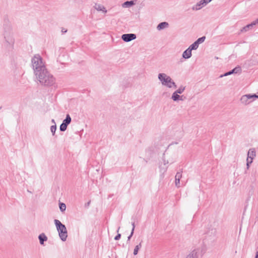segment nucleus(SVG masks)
<instances>
[{
	"instance_id": "obj_1",
	"label": "nucleus",
	"mask_w": 258,
	"mask_h": 258,
	"mask_svg": "<svg viewBox=\"0 0 258 258\" xmlns=\"http://www.w3.org/2000/svg\"><path fill=\"white\" fill-rule=\"evenodd\" d=\"M3 36L5 39V47L9 51H12L14 49L15 39L13 36V27L11 24H4Z\"/></svg>"
},
{
	"instance_id": "obj_2",
	"label": "nucleus",
	"mask_w": 258,
	"mask_h": 258,
	"mask_svg": "<svg viewBox=\"0 0 258 258\" xmlns=\"http://www.w3.org/2000/svg\"><path fill=\"white\" fill-rule=\"evenodd\" d=\"M31 65L34 71L35 75L37 74H40L47 69L46 68L45 62L39 54H35L31 58Z\"/></svg>"
},
{
	"instance_id": "obj_3",
	"label": "nucleus",
	"mask_w": 258,
	"mask_h": 258,
	"mask_svg": "<svg viewBox=\"0 0 258 258\" xmlns=\"http://www.w3.org/2000/svg\"><path fill=\"white\" fill-rule=\"evenodd\" d=\"M37 79L39 82L45 86H51L55 83V79L53 76L50 74L47 70H45L43 72H40V74L35 75Z\"/></svg>"
},
{
	"instance_id": "obj_4",
	"label": "nucleus",
	"mask_w": 258,
	"mask_h": 258,
	"mask_svg": "<svg viewBox=\"0 0 258 258\" xmlns=\"http://www.w3.org/2000/svg\"><path fill=\"white\" fill-rule=\"evenodd\" d=\"M158 78L163 86L169 88H176V85L171 78L165 73H159Z\"/></svg>"
},
{
	"instance_id": "obj_5",
	"label": "nucleus",
	"mask_w": 258,
	"mask_h": 258,
	"mask_svg": "<svg viewBox=\"0 0 258 258\" xmlns=\"http://www.w3.org/2000/svg\"><path fill=\"white\" fill-rule=\"evenodd\" d=\"M54 223L60 239L65 241L68 237V232L66 226L57 219L54 220Z\"/></svg>"
},
{
	"instance_id": "obj_6",
	"label": "nucleus",
	"mask_w": 258,
	"mask_h": 258,
	"mask_svg": "<svg viewBox=\"0 0 258 258\" xmlns=\"http://www.w3.org/2000/svg\"><path fill=\"white\" fill-rule=\"evenodd\" d=\"M257 98H258V95L256 94H245L241 97L240 101L242 104L247 105Z\"/></svg>"
},
{
	"instance_id": "obj_7",
	"label": "nucleus",
	"mask_w": 258,
	"mask_h": 258,
	"mask_svg": "<svg viewBox=\"0 0 258 258\" xmlns=\"http://www.w3.org/2000/svg\"><path fill=\"white\" fill-rule=\"evenodd\" d=\"M203 248L201 247H198L194 249L186 258H199L204 254Z\"/></svg>"
},
{
	"instance_id": "obj_8",
	"label": "nucleus",
	"mask_w": 258,
	"mask_h": 258,
	"mask_svg": "<svg viewBox=\"0 0 258 258\" xmlns=\"http://www.w3.org/2000/svg\"><path fill=\"white\" fill-rule=\"evenodd\" d=\"M136 37V35L133 33L124 34L121 36L122 39L126 42L135 39Z\"/></svg>"
},
{
	"instance_id": "obj_9",
	"label": "nucleus",
	"mask_w": 258,
	"mask_h": 258,
	"mask_svg": "<svg viewBox=\"0 0 258 258\" xmlns=\"http://www.w3.org/2000/svg\"><path fill=\"white\" fill-rule=\"evenodd\" d=\"M207 4L206 3L205 1L201 0L199 3H198L195 6L193 7L192 9L196 10H199Z\"/></svg>"
},
{
	"instance_id": "obj_10",
	"label": "nucleus",
	"mask_w": 258,
	"mask_h": 258,
	"mask_svg": "<svg viewBox=\"0 0 258 258\" xmlns=\"http://www.w3.org/2000/svg\"><path fill=\"white\" fill-rule=\"evenodd\" d=\"M256 156V153L254 148L250 149L247 153V159L253 160Z\"/></svg>"
},
{
	"instance_id": "obj_11",
	"label": "nucleus",
	"mask_w": 258,
	"mask_h": 258,
	"mask_svg": "<svg viewBox=\"0 0 258 258\" xmlns=\"http://www.w3.org/2000/svg\"><path fill=\"white\" fill-rule=\"evenodd\" d=\"M241 71V68L240 67H236L234 69H233L232 70L226 73L224 75H221L220 77H222L223 76H227L230 75H231L234 73H237Z\"/></svg>"
},
{
	"instance_id": "obj_12",
	"label": "nucleus",
	"mask_w": 258,
	"mask_h": 258,
	"mask_svg": "<svg viewBox=\"0 0 258 258\" xmlns=\"http://www.w3.org/2000/svg\"><path fill=\"white\" fill-rule=\"evenodd\" d=\"M191 56V51L188 48L182 53V57L185 59H188Z\"/></svg>"
},
{
	"instance_id": "obj_13",
	"label": "nucleus",
	"mask_w": 258,
	"mask_h": 258,
	"mask_svg": "<svg viewBox=\"0 0 258 258\" xmlns=\"http://www.w3.org/2000/svg\"><path fill=\"white\" fill-rule=\"evenodd\" d=\"M94 8L98 11H102L105 13L107 12L106 8L102 5L95 4Z\"/></svg>"
},
{
	"instance_id": "obj_14",
	"label": "nucleus",
	"mask_w": 258,
	"mask_h": 258,
	"mask_svg": "<svg viewBox=\"0 0 258 258\" xmlns=\"http://www.w3.org/2000/svg\"><path fill=\"white\" fill-rule=\"evenodd\" d=\"M38 238L40 243L41 245H43L44 244V242L47 241V237L44 233L40 234L38 236Z\"/></svg>"
},
{
	"instance_id": "obj_15",
	"label": "nucleus",
	"mask_w": 258,
	"mask_h": 258,
	"mask_svg": "<svg viewBox=\"0 0 258 258\" xmlns=\"http://www.w3.org/2000/svg\"><path fill=\"white\" fill-rule=\"evenodd\" d=\"M169 24L167 22H164L160 23L157 27L158 30H161L168 27Z\"/></svg>"
},
{
	"instance_id": "obj_16",
	"label": "nucleus",
	"mask_w": 258,
	"mask_h": 258,
	"mask_svg": "<svg viewBox=\"0 0 258 258\" xmlns=\"http://www.w3.org/2000/svg\"><path fill=\"white\" fill-rule=\"evenodd\" d=\"M253 26H254V23L251 22L250 24H248L243 27L241 30V32H245L247 31L249 29H251Z\"/></svg>"
},
{
	"instance_id": "obj_17",
	"label": "nucleus",
	"mask_w": 258,
	"mask_h": 258,
	"mask_svg": "<svg viewBox=\"0 0 258 258\" xmlns=\"http://www.w3.org/2000/svg\"><path fill=\"white\" fill-rule=\"evenodd\" d=\"M142 241H141L138 245H137L135 246V247L134 249V252H133L134 255H136L138 253V251H139V249L142 247Z\"/></svg>"
},
{
	"instance_id": "obj_18",
	"label": "nucleus",
	"mask_w": 258,
	"mask_h": 258,
	"mask_svg": "<svg viewBox=\"0 0 258 258\" xmlns=\"http://www.w3.org/2000/svg\"><path fill=\"white\" fill-rule=\"evenodd\" d=\"M135 5V3L133 1H126L122 4V6L124 8L130 7Z\"/></svg>"
},
{
	"instance_id": "obj_19",
	"label": "nucleus",
	"mask_w": 258,
	"mask_h": 258,
	"mask_svg": "<svg viewBox=\"0 0 258 258\" xmlns=\"http://www.w3.org/2000/svg\"><path fill=\"white\" fill-rule=\"evenodd\" d=\"M71 122V117L69 114H67L66 116V118L63 120L62 123L63 124H66L67 125H68Z\"/></svg>"
},
{
	"instance_id": "obj_20",
	"label": "nucleus",
	"mask_w": 258,
	"mask_h": 258,
	"mask_svg": "<svg viewBox=\"0 0 258 258\" xmlns=\"http://www.w3.org/2000/svg\"><path fill=\"white\" fill-rule=\"evenodd\" d=\"M179 97L180 96L178 95V94L174 92L172 95L171 99L174 101H177L178 100H179Z\"/></svg>"
},
{
	"instance_id": "obj_21",
	"label": "nucleus",
	"mask_w": 258,
	"mask_h": 258,
	"mask_svg": "<svg viewBox=\"0 0 258 258\" xmlns=\"http://www.w3.org/2000/svg\"><path fill=\"white\" fill-rule=\"evenodd\" d=\"M199 45L195 41L189 46L188 48L190 49L191 51H192V50H196L198 48Z\"/></svg>"
},
{
	"instance_id": "obj_22",
	"label": "nucleus",
	"mask_w": 258,
	"mask_h": 258,
	"mask_svg": "<svg viewBox=\"0 0 258 258\" xmlns=\"http://www.w3.org/2000/svg\"><path fill=\"white\" fill-rule=\"evenodd\" d=\"M185 87L183 86H180L178 89H177L175 92L177 94H182L185 90Z\"/></svg>"
},
{
	"instance_id": "obj_23",
	"label": "nucleus",
	"mask_w": 258,
	"mask_h": 258,
	"mask_svg": "<svg viewBox=\"0 0 258 258\" xmlns=\"http://www.w3.org/2000/svg\"><path fill=\"white\" fill-rule=\"evenodd\" d=\"M60 210L61 212H64L66 210V205L65 204L60 203L59 204Z\"/></svg>"
},
{
	"instance_id": "obj_24",
	"label": "nucleus",
	"mask_w": 258,
	"mask_h": 258,
	"mask_svg": "<svg viewBox=\"0 0 258 258\" xmlns=\"http://www.w3.org/2000/svg\"><path fill=\"white\" fill-rule=\"evenodd\" d=\"M206 39L205 36H203L198 38L196 42L199 45L200 44L203 43Z\"/></svg>"
},
{
	"instance_id": "obj_25",
	"label": "nucleus",
	"mask_w": 258,
	"mask_h": 258,
	"mask_svg": "<svg viewBox=\"0 0 258 258\" xmlns=\"http://www.w3.org/2000/svg\"><path fill=\"white\" fill-rule=\"evenodd\" d=\"M67 126L68 125H67L66 124H63L62 123L60 125V131L62 132L65 131L67 130Z\"/></svg>"
},
{
	"instance_id": "obj_26",
	"label": "nucleus",
	"mask_w": 258,
	"mask_h": 258,
	"mask_svg": "<svg viewBox=\"0 0 258 258\" xmlns=\"http://www.w3.org/2000/svg\"><path fill=\"white\" fill-rule=\"evenodd\" d=\"M56 130V124H54V125L51 126L50 130H51V132L53 136L54 135Z\"/></svg>"
},
{
	"instance_id": "obj_27",
	"label": "nucleus",
	"mask_w": 258,
	"mask_h": 258,
	"mask_svg": "<svg viewBox=\"0 0 258 258\" xmlns=\"http://www.w3.org/2000/svg\"><path fill=\"white\" fill-rule=\"evenodd\" d=\"M253 162V160L246 159V168L248 169L250 166V164H251Z\"/></svg>"
},
{
	"instance_id": "obj_28",
	"label": "nucleus",
	"mask_w": 258,
	"mask_h": 258,
	"mask_svg": "<svg viewBox=\"0 0 258 258\" xmlns=\"http://www.w3.org/2000/svg\"><path fill=\"white\" fill-rule=\"evenodd\" d=\"M182 177V174L180 172H177L175 175V179H180Z\"/></svg>"
},
{
	"instance_id": "obj_29",
	"label": "nucleus",
	"mask_w": 258,
	"mask_h": 258,
	"mask_svg": "<svg viewBox=\"0 0 258 258\" xmlns=\"http://www.w3.org/2000/svg\"><path fill=\"white\" fill-rule=\"evenodd\" d=\"M167 170V167H166L165 168H162L161 167H160V171L162 172L163 174L165 173Z\"/></svg>"
},
{
	"instance_id": "obj_30",
	"label": "nucleus",
	"mask_w": 258,
	"mask_h": 258,
	"mask_svg": "<svg viewBox=\"0 0 258 258\" xmlns=\"http://www.w3.org/2000/svg\"><path fill=\"white\" fill-rule=\"evenodd\" d=\"M180 179H175V185L178 187L180 186Z\"/></svg>"
},
{
	"instance_id": "obj_31",
	"label": "nucleus",
	"mask_w": 258,
	"mask_h": 258,
	"mask_svg": "<svg viewBox=\"0 0 258 258\" xmlns=\"http://www.w3.org/2000/svg\"><path fill=\"white\" fill-rule=\"evenodd\" d=\"M120 237H121V234L118 233L115 237H114V239L115 240H119L120 238Z\"/></svg>"
},
{
	"instance_id": "obj_32",
	"label": "nucleus",
	"mask_w": 258,
	"mask_h": 258,
	"mask_svg": "<svg viewBox=\"0 0 258 258\" xmlns=\"http://www.w3.org/2000/svg\"><path fill=\"white\" fill-rule=\"evenodd\" d=\"M185 98V97L184 96H183V95L180 96L179 100L183 101L184 100Z\"/></svg>"
},
{
	"instance_id": "obj_33",
	"label": "nucleus",
	"mask_w": 258,
	"mask_h": 258,
	"mask_svg": "<svg viewBox=\"0 0 258 258\" xmlns=\"http://www.w3.org/2000/svg\"><path fill=\"white\" fill-rule=\"evenodd\" d=\"M163 163H164V165H166V164H167L169 162L168 160H166L165 159H163Z\"/></svg>"
},
{
	"instance_id": "obj_34",
	"label": "nucleus",
	"mask_w": 258,
	"mask_h": 258,
	"mask_svg": "<svg viewBox=\"0 0 258 258\" xmlns=\"http://www.w3.org/2000/svg\"><path fill=\"white\" fill-rule=\"evenodd\" d=\"M132 225L133 226L132 230H135V222H132Z\"/></svg>"
},
{
	"instance_id": "obj_35",
	"label": "nucleus",
	"mask_w": 258,
	"mask_h": 258,
	"mask_svg": "<svg viewBox=\"0 0 258 258\" xmlns=\"http://www.w3.org/2000/svg\"><path fill=\"white\" fill-rule=\"evenodd\" d=\"M252 23H254V25H255L256 24H258V18L255 21H253Z\"/></svg>"
},
{
	"instance_id": "obj_36",
	"label": "nucleus",
	"mask_w": 258,
	"mask_h": 258,
	"mask_svg": "<svg viewBox=\"0 0 258 258\" xmlns=\"http://www.w3.org/2000/svg\"><path fill=\"white\" fill-rule=\"evenodd\" d=\"M134 230L132 229L131 233L130 235H129V236L132 237L134 234Z\"/></svg>"
},
{
	"instance_id": "obj_37",
	"label": "nucleus",
	"mask_w": 258,
	"mask_h": 258,
	"mask_svg": "<svg viewBox=\"0 0 258 258\" xmlns=\"http://www.w3.org/2000/svg\"><path fill=\"white\" fill-rule=\"evenodd\" d=\"M134 230L132 229L131 233L130 235H129V236L132 237L134 234Z\"/></svg>"
},
{
	"instance_id": "obj_38",
	"label": "nucleus",
	"mask_w": 258,
	"mask_h": 258,
	"mask_svg": "<svg viewBox=\"0 0 258 258\" xmlns=\"http://www.w3.org/2000/svg\"><path fill=\"white\" fill-rule=\"evenodd\" d=\"M67 30L64 28H62L61 30V32L62 33L67 32Z\"/></svg>"
},
{
	"instance_id": "obj_39",
	"label": "nucleus",
	"mask_w": 258,
	"mask_h": 258,
	"mask_svg": "<svg viewBox=\"0 0 258 258\" xmlns=\"http://www.w3.org/2000/svg\"><path fill=\"white\" fill-rule=\"evenodd\" d=\"M212 0H203V1H205L207 4L210 2Z\"/></svg>"
},
{
	"instance_id": "obj_40",
	"label": "nucleus",
	"mask_w": 258,
	"mask_h": 258,
	"mask_svg": "<svg viewBox=\"0 0 258 258\" xmlns=\"http://www.w3.org/2000/svg\"><path fill=\"white\" fill-rule=\"evenodd\" d=\"M51 121H52V122H53L54 124H55V122L54 119H52L51 120Z\"/></svg>"
},
{
	"instance_id": "obj_41",
	"label": "nucleus",
	"mask_w": 258,
	"mask_h": 258,
	"mask_svg": "<svg viewBox=\"0 0 258 258\" xmlns=\"http://www.w3.org/2000/svg\"><path fill=\"white\" fill-rule=\"evenodd\" d=\"M131 237H130V236H128L127 237V241H129V240L131 239Z\"/></svg>"
},
{
	"instance_id": "obj_42",
	"label": "nucleus",
	"mask_w": 258,
	"mask_h": 258,
	"mask_svg": "<svg viewBox=\"0 0 258 258\" xmlns=\"http://www.w3.org/2000/svg\"><path fill=\"white\" fill-rule=\"evenodd\" d=\"M255 256H258V251H257V252H256Z\"/></svg>"
},
{
	"instance_id": "obj_43",
	"label": "nucleus",
	"mask_w": 258,
	"mask_h": 258,
	"mask_svg": "<svg viewBox=\"0 0 258 258\" xmlns=\"http://www.w3.org/2000/svg\"><path fill=\"white\" fill-rule=\"evenodd\" d=\"M119 229H120V227H119L118 228V229H117V232H118Z\"/></svg>"
},
{
	"instance_id": "obj_44",
	"label": "nucleus",
	"mask_w": 258,
	"mask_h": 258,
	"mask_svg": "<svg viewBox=\"0 0 258 258\" xmlns=\"http://www.w3.org/2000/svg\"><path fill=\"white\" fill-rule=\"evenodd\" d=\"M255 258H258V256H255Z\"/></svg>"
}]
</instances>
